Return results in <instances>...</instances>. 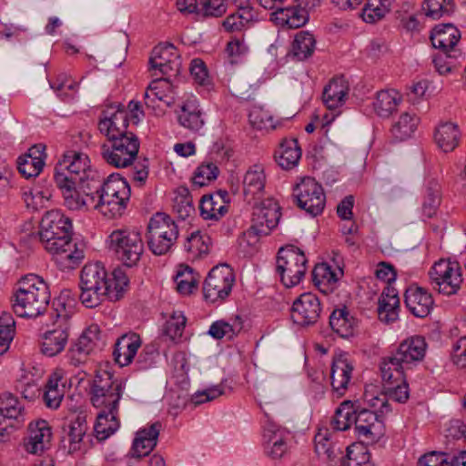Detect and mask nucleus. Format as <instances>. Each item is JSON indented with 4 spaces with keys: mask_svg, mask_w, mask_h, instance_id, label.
<instances>
[{
    "mask_svg": "<svg viewBox=\"0 0 466 466\" xmlns=\"http://www.w3.org/2000/svg\"><path fill=\"white\" fill-rule=\"evenodd\" d=\"M72 221L61 210L45 212L39 224V239L63 270L78 267L85 257L84 250L72 242Z\"/></svg>",
    "mask_w": 466,
    "mask_h": 466,
    "instance_id": "f257e3e1",
    "label": "nucleus"
},
{
    "mask_svg": "<svg viewBox=\"0 0 466 466\" xmlns=\"http://www.w3.org/2000/svg\"><path fill=\"white\" fill-rule=\"evenodd\" d=\"M108 274L101 262L84 266L80 274V301L88 309L99 306L106 299L119 300L129 287V279L122 268Z\"/></svg>",
    "mask_w": 466,
    "mask_h": 466,
    "instance_id": "f03ea898",
    "label": "nucleus"
},
{
    "mask_svg": "<svg viewBox=\"0 0 466 466\" xmlns=\"http://www.w3.org/2000/svg\"><path fill=\"white\" fill-rule=\"evenodd\" d=\"M49 300L47 284L40 277L30 274L20 279L13 309L19 317L36 318L44 313Z\"/></svg>",
    "mask_w": 466,
    "mask_h": 466,
    "instance_id": "7ed1b4c3",
    "label": "nucleus"
},
{
    "mask_svg": "<svg viewBox=\"0 0 466 466\" xmlns=\"http://www.w3.org/2000/svg\"><path fill=\"white\" fill-rule=\"evenodd\" d=\"M426 348L427 343L421 336H414L403 340L390 356L381 360L380 370L382 380H391L393 372L396 373L397 380H402L406 369H410L412 364L422 360Z\"/></svg>",
    "mask_w": 466,
    "mask_h": 466,
    "instance_id": "20e7f679",
    "label": "nucleus"
},
{
    "mask_svg": "<svg viewBox=\"0 0 466 466\" xmlns=\"http://www.w3.org/2000/svg\"><path fill=\"white\" fill-rule=\"evenodd\" d=\"M149 69H157L161 75L166 77L153 80L146 92L145 97L147 99L150 96H155L158 100L164 99V95L159 91L160 87H170L168 77L177 76L180 73L181 59L177 52V48L171 43L159 44L156 46L152 51L148 60Z\"/></svg>",
    "mask_w": 466,
    "mask_h": 466,
    "instance_id": "39448f33",
    "label": "nucleus"
},
{
    "mask_svg": "<svg viewBox=\"0 0 466 466\" xmlns=\"http://www.w3.org/2000/svg\"><path fill=\"white\" fill-rule=\"evenodd\" d=\"M125 385L124 380L115 379L110 371L97 370L91 384L90 400L92 405L99 409H109L110 412H118V404Z\"/></svg>",
    "mask_w": 466,
    "mask_h": 466,
    "instance_id": "423d86ee",
    "label": "nucleus"
},
{
    "mask_svg": "<svg viewBox=\"0 0 466 466\" xmlns=\"http://www.w3.org/2000/svg\"><path fill=\"white\" fill-rule=\"evenodd\" d=\"M178 238V228L169 215L157 212L151 217L147 228V243L156 256L167 254Z\"/></svg>",
    "mask_w": 466,
    "mask_h": 466,
    "instance_id": "0eeeda50",
    "label": "nucleus"
},
{
    "mask_svg": "<svg viewBox=\"0 0 466 466\" xmlns=\"http://www.w3.org/2000/svg\"><path fill=\"white\" fill-rule=\"evenodd\" d=\"M139 139L130 133L123 137L107 138L100 146L102 159L116 168H125L133 165L139 151Z\"/></svg>",
    "mask_w": 466,
    "mask_h": 466,
    "instance_id": "6e6552de",
    "label": "nucleus"
},
{
    "mask_svg": "<svg viewBox=\"0 0 466 466\" xmlns=\"http://www.w3.org/2000/svg\"><path fill=\"white\" fill-rule=\"evenodd\" d=\"M308 259L304 252L294 245H287L279 249L276 272L281 283L292 288L300 283L307 272Z\"/></svg>",
    "mask_w": 466,
    "mask_h": 466,
    "instance_id": "1a4fd4ad",
    "label": "nucleus"
},
{
    "mask_svg": "<svg viewBox=\"0 0 466 466\" xmlns=\"http://www.w3.org/2000/svg\"><path fill=\"white\" fill-rule=\"evenodd\" d=\"M108 248L128 268L136 266L144 251L139 232L127 228L116 229L108 237Z\"/></svg>",
    "mask_w": 466,
    "mask_h": 466,
    "instance_id": "9d476101",
    "label": "nucleus"
},
{
    "mask_svg": "<svg viewBox=\"0 0 466 466\" xmlns=\"http://www.w3.org/2000/svg\"><path fill=\"white\" fill-rule=\"evenodd\" d=\"M93 170L86 154L76 150H68L63 154L54 171V181L56 186L65 187L66 183L76 185L82 176Z\"/></svg>",
    "mask_w": 466,
    "mask_h": 466,
    "instance_id": "9b49d317",
    "label": "nucleus"
},
{
    "mask_svg": "<svg viewBox=\"0 0 466 466\" xmlns=\"http://www.w3.org/2000/svg\"><path fill=\"white\" fill-rule=\"evenodd\" d=\"M235 282L232 268L224 263L213 267L204 283L203 296L206 301L223 302L231 293Z\"/></svg>",
    "mask_w": 466,
    "mask_h": 466,
    "instance_id": "f8f14e48",
    "label": "nucleus"
},
{
    "mask_svg": "<svg viewBox=\"0 0 466 466\" xmlns=\"http://www.w3.org/2000/svg\"><path fill=\"white\" fill-rule=\"evenodd\" d=\"M292 196L298 207L310 216L317 217L323 212L326 197L322 186L315 178H303L295 186Z\"/></svg>",
    "mask_w": 466,
    "mask_h": 466,
    "instance_id": "ddd939ff",
    "label": "nucleus"
},
{
    "mask_svg": "<svg viewBox=\"0 0 466 466\" xmlns=\"http://www.w3.org/2000/svg\"><path fill=\"white\" fill-rule=\"evenodd\" d=\"M106 345L105 336L97 324L87 327L79 338L74 341L66 354V357L75 367L86 360L89 354L96 350H102Z\"/></svg>",
    "mask_w": 466,
    "mask_h": 466,
    "instance_id": "4468645a",
    "label": "nucleus"
},
{
    "mask_svg": "<svg viewBox=\"0 0 466 466\" xmlns=\"http://www.w3.org/2000/svg\"><path fill=\"white\" fill-rule=\"evenodd\" d=\"M429 275L433 288L446 296L457 293L462 283L461 268L455 261L440 260L436 262Z\"/></svg>",
    "mask_w": 466,
    "mask_h": 466,
    "instance_id": "2eb2a0df",
    "label": "nucleus"
},
{
    "mask_svg": "<svg viewBox=\"0 0 466 466\" xmlns=\"http://www.w3.org/2000/svg\"><path fill=\"white\" fill-rule=\"evenodd\" d=\"M322 305L319 297L311 292L299 295L290 308L292 322L300 328L316 325L320 319Z\"/></svg>",
    "mask_w": 466,
    "mask_h": 466,
    "instance_id": "dca6fc26",
    "label": "nucleus"
},
{
    "mask_svg": "<svg viewBox=\"0 0 466 466\" xmlns=\"http://www.w3.org/2000/svg\"><path fill=\"white\" fill-rule=\"evenodd\" d=\"M55 315L53 328L46 330L42 337L41 352L47 357H55L61 353L69 338L68 315L59 313L58 308L55 309Z\"/></svg>",
    "mask_w": 466,
    "mask_h": 466,
    "instance_id": "f3484780",
    "label": "nucleus"
},
{
    "mask_svg": "<svg viewBox=\"0 0 466 466\" xmlns=\"http://www.w3.org/2000/svg\"><path fill=\"white\" fill-rule=\"evenodd\" d=\"M356 412L354 413L355 434L359 439L368 442L378 441L385 434V424L382 415L376 411L360 408L356 401Z\"/></svg>",
    "mask_w": 466,
    "mask_h": 466,
    "instance_id": "a211bd4d",
    "label": "nucleus"
},
{
    "mask_svg": "<svg viewBox=\"0 0 466 466\" xmlns=\"http://www.w3.org/2000/svg\"><path fill=\"white\" fill-rule=\"evenodd\" d=\"M289 432L272 421H268L263 431V447L265 453L272 460L281 459L289 450Z\"/></svg>",
    "mask_w": 466,
    "mask_h": 466,
    "instance_id": "6ab92c4d",
    "label": "nucleus"
},
{
    "mask_svg": "<svg viewBox=\"0 0 466 466\" xmlns=\"http://www.w3.org/2000/svg\"><path fill=\"white\" fill-rule=\"evenodd\" d=\"M404 303L414 317L423 319L431 313L434 300L426 289L412 284L405 290Z\"/></svg>",
    "mask_w": 466,
    "mask_h": 466,
    "instance_id": "aec40b11",
    "label": "nucleus"
},
{
    "mask_svg": "<svg viewBox=\"0 0 466 466\" xmlns=\"http://www.w3.org/2000/svg\"><path fill=\"white\" fill-rule=\"evenodd\" d=\"M353 364L345 352L334 355L330 367V384L334 392L343 396L351 380Z\"/></svg>",
    "mask_w": 466,
    "mask_h": 466,
    "instance_id": "412c9836",
    "label": "nucleus"
},
{
    "mask_svg": "<svg viewBox=\"0 0 466 466\" xmlns=\"http://www.w3.org/2000/svg\"><path fill=\"white\" fill-rule=\"evenodd\" d=\"M461 38L460 30L451 23L440 24L435 25L430 35L431 45L434 48L440 49L448 57Z\"/></svg>",
    "mask_w": 466,
    "mask_h": 466,
    "instance_id": "4be33fe9",
    "label": "nucleus"
},
{
    "mask_svg": "<svg viewBox=\"0 0 466 466\" xmlns=\"http://www.w3.org/2000/svg\"><path fill=\"white\" fill-rule=\"evenodd\" d=\"M52 438V430L45 420H37L28 425L27 441L25 443V450L32 454H41L48 449Z\"/></svg>",
    "mask_w": 466,
    "mask_h": 466,
    "instance_id": "5701e85b",
    "label": "nucleus"
},
{
    "mask_svg": "<svg viewBox=\"0 0 466 466\" xmlns=\"http://www.w3.org/2000/svg\"><path fill=\"white\" fill-rule=\"evenodd\" d=\"M162 424L156 421L149 426L140 429L133 441L131 457L140 459L147 456L157 446Z\"/></svg>",
    "mask_w": 466,
    "mask_h": 466,
    "instance_id": "b1692460",
    "label": "nucleus"
},
{
    "mask_svg": "<svg viewBox=\"0 0 466 466\" xmlns=\"http://www.w3.org/2000/svg\"><path fill=\"white\" fill-rule=\"evenodd\" d=\"M128 126V113L124 109H117L110 116L103 112V117L98 122L99 131L107 138L130 134L131 132L127 130Z\"/></svg>",
    "mask_w": 466,
    "mask_h": 466,
    "instance_id": "393cba45",
    "label": "nucleus"
},
{
    "mask_svg": "<svg viewBox=\"0 0 466 466\" xmlns=\"http://www.w3.org/2000/svg\"><path fill=\"white\" fill-rule=\"evenodd\" d=\"M141 346V339L137 333L124 334L115 343L113 356L115 361L125 367L130 364Z\"/></svg>",
    "mask_w": 466,
    "mask_h": 466,
    "instance_id": "a878e982",
    "label": "nucleus"
},
{
    "mask_svg": "<svg viewBox=\"0 0 466 466\" xmlns=\"http://www.w3.org/2000/svg\"><path fill=\"white\" fill-rule=\"evenodd\" d=\"M94 198L93 208L101 212L104 216L114 218L123 215L127 208V199H122L119 195H113L106 191H102Z\"/></svg>",
    "mask_w": 466,
    "mask_h": 466,
    "instance_id": "bb28decb",
    "label": "nucleus"
},
{
    "mask_svg": "<svg viewBox=\"0 0 466 466\" xmlns=\"http://www.w3.org/2000/svg\"><path fill=\"white\" fill-rule=\"evenodd\" d=\"M316 48V39L309 31H299L295 35L289 56L294 61H306L312 56Z\"/></svg>",
    "mask_w": 466,
    "mask_h": 466,
    "instance_id": "cd10ccee",
    "label": "nucleus"
},
{
    "mask_svg": "<svg viewBox=\"0 0 466 466\" xmlns=\"http://www.w3.org/2000/svg\"><path fill=\"white\" fill-rule=\"evenodd\" d=\"M330 329L341 338L353 336L357 320L350 316L346 306L335 309L329 318Z\"/></svg>",
    "mask_w": 466,
    "mask_h": 466,
    "instance_id": "c85d7f7f",
    "label": "nucleus"
},
{
    "mask_svg": "<svg viewBox=\"0 0 466 466\" xmlns=\"http://www.w3.org/2000/svg\"><path fill=\"white\" fill-rule=\"evenodd\" d=\"M460 138L459 127L451 122L441 124L434 133L436 144L445 153L453 151L458 147Z\"/></svg>",
    "mask_w": 466,
    "mask_h": 466,
    "instance_id": "c756f323",
    "label": "nucleus"
},
{
    "mask_svg": "<svg viewBox=\"0 0 466 466\" xmlns=\"http://www.w3.org/2000/svg\"><path fill=\"white\" fill-rule=\"evenodd\" d=\"M62 379V373L59 371H55L48 377L45 386L43 400L49 409L56 410L64 398L65 385L61 383Z\"/></svg>",
    "mask_w": 466,
    "mask_h": 466,
    "instance_id": "7c9ffc66",
    "label": "nucleus"
},
{
    "mask_svg": "<svg viewBox=\"0 0 466 466\" xmlns=\"http://www.w3.org/2000/svg\"><path fill=\"white\" fill-rule=\"evenodd\" d=\"M301 157V149L296 138L284 139L275 158L281 168L289 170L296 167Z\"/></svg>",
    "mask_w": 466,
    "mask_h": 466,
    "instance_id": "2f4dec72",
    "label": "nucleus"
},
{
    "mask_svg": "<svg viewBox=\"0 0 466 466\" xmlns=\"http://www.w3.org/2000/svg\"><path fill=\"white\" fill-rule=\"evenodd\" d=\"M348 86L342 78H333L324 87L323 103L329 109H336L342 106L348 94Z\"/></svg>",
    "mask_w": 466,
    "mask_h": 466,
    "instance_id": "473e14b6",
    "label": "nucleus"
},
{
    "mask_svg": "<svg viewBox=\"0 0 466 466\" xmlns=\"http://www.w3.org/2000/svg\"><path fill=\"white\" fill-rule=\"evenodd\" d=\"M243 329V320L237 315L230 322L224 319L214 321L208 331V334L213 339H221L224 337L228 340H233Z\"/></svg>",
    "mask_w": 466,
    "mask_h": 466,
    "instance_id": "72a5a7b5",
    "label": "nucleus"
},
{
    "mask_svg": "<svg viewBox=\"0 0 466 466\" xmlns=\"http://www.w3.org/2000/svg\"><path fill=\"white\" fill-rule=\"evenodd\" d=\"M117 412H110L109 409H102L96 415L94 431L99 441H106L119 428Z\"/></svg>",
    "mask_w": 466,
    "mask_h": 466,
    "instance_id": "f704fd0d",
    "label": "nucleus"
},
{
    "mask_svg": "<svg viewBox=\"0 0 466 466\" xmlns=\"http://www.w3.org/2000/svg\"><path fill=\"white\" fill-rule=\"evenodd\" d=\"M265 187V175L260 166L248 169L243 179V194L248 201L255 198Z\"/></svg>",
    "mask_w": 466,
    "mask_h": 466,
    "instance_id": "c9c22d12",
    "label": "nucleus"
},
{
    "mask_svg": "<svg viewBox=\"0 0 466 466\" xmlns=\"http://www.w3.org/2000/svg\"><path fill=\"white\" fill-rule=\"evenodd\" d=\"M309 13L297 8L295 5L287 8H278V11L271 14V20L287 25L289 28L303 26L309 21Z\"/></svg>",
    "mask_w": 466,
    "mask_h": 466,
    "instance_id": "e433bc0d",
    "label": "nucleus"
},
{
    "mask_svg": "<svg viewBox=\"0 0 466 466\" xmlns=\"http://www.w3.org/2000/svg\"><path fill=\"white\" fill-rule=\"evenodd\" d=\"M63 194L65 206L71 210H79L83 208L86 209L93 208L94 198H86L85 195H81L77 185H71L66 183L65 187L56 186Z\"/></svg>",
    "mask_w": 466,
    "mask_h": 466,
    "instance_id": "4c0bfd02",
    "label": "nucleus"
},
{
    "mask_svg": "<svg viewBox=\"0 0 466 466\" xmlns=\"http://www.w3.org/2000/svg\"><path fill=\"white\" fill-rule=\"evenodd\" d=\"M178 122L184 127L193 131H198L202 127L204 120L196 99H188L182 105Z\"/></svg>",
    "mask_w": 466,
    "mask_h": 466,
    "instance_id": "58836bf2",
    "label": "nucleus"
},
{
    "mask_svg": "<svg viewBox=\"0 0 466 466\" xmlns=\"http://www.w3.org/2000/svg\"><path fill=\"white\" fill-rule=\"evenodd\" d=\"M419 122L420 118L416 114L402 113L390 129L393 138L400 142L408 139L417 129Z\"/></svg>",
    "mask_w": 466,
    "mask_h": 466,
    "instance_id": "ea45409f",
    "label": "nucleus"
},
{
    "mask_svg": "<svg viewBox=\"0 0 466 466\" xmlns=\"http://www.w3.org/2000/svg\"><path fill=\"white\" fill-rule=\"evenodd\" d=\"M441 186L435 179L428 181L421 205L422 215L427 218H433L441 205Z\"/></svg>",
    "mask_w": 466,
    "mask_h": 466,
    "instance_id": "a19ab883",
    "label": "nucleus"
},
{
    "mask_svg": "<svg viewBox=\"0 0 466 466\" xmlns=\"http://www.w3.org/2000/svg\"><path fill=\"white\" fill-rule=\"evenodd\" d=\"M105 177L96 169L89 170L86 176H82L79 181L76 182L79 190L86 198H96L103 191Z\"/></svg>",
    "mask_w": 466,
    "mask_h": 466,
    "instance_id": "79ce46f5",
    "label": "nucleus"
},
{
    "mask_svg": "<svg viewBox=\"0 0 466 466\" xmlns=\"http://www.w3.org/2000/svg\"><path fill=\"white\" fill-rule=\"evenodd\" d=\"M400 101V97L396 91L381 90L377 93L373 107L378 116L389 117L396 110Z\"/></svg>",
    "mask_w": 466,
    "mask_h": 466,
    "instance_id": "37998d69",
    "label": "nucleus"
},
{
    "mask_svg": "<svg viewBox=\"0 0 466 466\" xmlns=\"http://www.w3.org/2000/svg\"><path fill=\"white\" fill-rule=\"evenodd\" d=\"M356 402L344 400L336 410L330 420V425L335 431H347L353 424Z\"/></svg>",
    "mask_w": 466,
    "mask_h": 466,
    "instance_id": "c03bdc74",
    "label": "nucleus"
},
{
    "mask_svg": "<svg viewBox=\"0 0 466 466\" xmlns=\"http://www.w3.org/2000/svg\"><path fill=\"white\" fill-rule=\"evenodd\" d=\"M384 382L386 384L383 386V395L399 403H405L408 400L410 397L409 385L405 380L404 372L402 380H397L396 373L393 372L392 380Z\"/></svg>",
    "mask_w": 466,
    "mask_h": 466,
    "instance_id": "a18cd8bd",
    "label": "nucleus"
},
{
    "mask_svg": "<svg viewBox=\"0 0 466 466\" xmlns=\"http://www.w3.org/2000/svg\"><path fill=\"white\" fill-rule=\"evenodd\" d=\"M199 209L201 217L204 219L219 220L224 217L228 211V206L225 204H218L215 199L214 195H204L199 203Z\"/></svg>",
    "mask_w": 466,
    "mask_h": 466,
    "instance_id": "49530a36",
    "label": "nucleus"
},
{
    "mask_svg": "<svg viewBox=\"0 0 466 466\" xmlns=\"http://www.w3.org/2000/svg\"><path fill=\"white\" fill-rule=\"evenodd\" d=\"M103 191L119 195L122 199H130L131 188L128 182L119 173H112L104 179Z\"/></svg>",
    "mask_w": 466,
    "mask_h": 466,
    "instance_id": "de8ad7c7",
    "label": "nucleus"
},
{
    "mask_svg": "<svg viewBox=\"0 0 466 466\" xmlns=\"http://www.w3.org/2000/svg\"><path fill=\"white\" fill-rule=\"evenodd\" d=\"M342 466L348 464L351 466V462L355 466H363L370 462V454L368 448L361 442L352 443L346 448L345 457H341Z\"/></svg>",
    "mask_w": 466,
    "mask_h": 466,
    "instance_id": "09e8293b",
    "label": "nucleus"
},
{
    "mask_svg": "<svg viewBox=\"0 0 466 466\" xmlns=\"http://www.w3.org/2000/svg\"><path fill=\"white\" fill-rule=\"evenodd\" d=\"M425 15L434 20L450 15L455 10L453 0H425L422 6Z\"/></svg>",
    "mask_w": 466,
    "mask_h": 466,
    "instance_id": "8fccbe9b",
    "label": "nucleus"
},
{
    "mask_svg": "<svg viewBox=\"0 0 466 466\" xmlns=\"http://www.w3.org/2000/svg\"><path fill=\"white\" fill-rule=\"evenodd\" d=\"M173 208L182 220H185L195 212L192 197L187 187H178L177 195L174 198Z\"/></svg>",
    "mask_w": 466,
    "mask_h": 466,
    "instance_id": "3c124183",
    "label": "nucleus"
},
{
    "mask_svg": "<svg viewBox=\"0 0 466 466\" xmlns=\"http://www.w3.org/2000/svg\"><path fill=\"white\" fill-rule=\"evenodd\" d=\"M219 174L218 166L212 162L203 163L197 167L192 177L194 187H202L215 180Z\"/></svg>",
    "mask_w": 466,
    "mask_h": 466,
    "instance_id": "603ef678",
    "label": "nucleus"
},
{
    "mask_svg": "<svg viewBox=\"0 0 466 466\" xmlns=\"http://www.w3.org/2000/svg\"><path fill=\"white\" fill-rule=\"evenodd\" d=\"M45 165L44 159L30 157V156H20L17 158V169L25 178L36 177L40 174Z\"/></svg>",
    "mask_w": 466,
    "mask_h": 466,
    "instance_id": "864d4df0",
    "label": "nucleus"
},
{
    "mask_svg": "<svg viewBox=\"0 0 466 466\" xmlns=\"http://www.w3.org/2000/svg\"><path fill=\"white\" fill-rule=\"evenodd\" d=\"M184 268L179 269L175 276V282L177 283V289L180 294L189 295L193 289H197V280L193 275V268L188 266H180Z\"/></svg>",
    "mask_w": 466,
    "mask_h": 466,
    "instance_id": "5fc2aeb1",
    "label": "nucleus"
},
{
    "mask_svg": "<svg viewBox=\"0 0 466 466\" xmlns=\"http://www.w3.org/2000/svg\"><path fill=\"white\" fill-rule=\"evenodd\" d=\"M67 436L70 443V450H76V444H79L87 430L86 418L84 416L77 415V417L70 421L67 426Z\"/></svg>",
    "mask_w": 466,
    "mask_h": 466,
    "instance_id": "6e6d98bb",
    "label": "nucleus"
},
{
    "mask_svg": "<svg viewBox=\"0 0 466 466\" xmlns=\"http://www.w3.org/2000/svg\"><path fill=\"white\" fill-rule=\"evenodd\" d=\"M187 319L184 315L174 313L172 317L167 320L163 328V334L168 337L172 341L177 342L184 332Z\"/></svg>",
    "mask_w": 466,
    "mask_h": 466,
    "instance_id": "4d7b16f0",
    "label": "nucleus"
},
{
    "mask_svg": "<svg viewBox=\"0 0 466 466\" xmlns=\"http://www.w3.org/2000/svg\"><path fill=\"white\" fill-rule=\"evenodd\" d=\"M268 220L269 219L263 214V208H258L255 206L252 212V224L248 233L258 237L268 235L274 228L269 227Z\"/></svg>",
    "mask_w": 466,
    "mask_h": 466,
    "instance_id": "13d9d810",
    "label": "nucleus"
},
{
    "mask_svg": "<svg viewBox=\"0 0 466 466\" xmlns=\"http://www.w3.org/2000/svg\"><path fill=\"white\" fill-rule=\"evenodd\" d=\"M389 11L377 0H367L361 17L364 22L373 24L381 20Z\"/></svg>",
    "mask_w": 466,
    "mask_h": 466,
    "instance_id": "bf43d9fd",
    "label": "nucleus"
},
{
    "mask_svg": "<svg viewBox=\"0 0 466 466\" xmlns=\"http://www.w3.org/2000/svg\"><path fill=\"white\" fill-rule=\"evenodd\" d=\"M312 279L315 285L325 283H336L339 276L336 271L326 262L317 264L312 270Z\"/></svg>",
    "mask_w": 466,
    "mask_h": 466,
    "instance_id": "052dcab7",
    "label": "nucleus"
},
{
    "mask_svg": "<svg viewBox=\"0 0 466 466\" xmlns=\"http://www.w3.org/2000/svg\"><path fill=\"white\" fill-rule=\"evenodd\" d=\"M228 0H200L199 15L203 17H220L227 12Z\"/></svg>",
    "mask_w": 466,
    "mask_h": 466,
    "instance_id": "680f3d73",
    "label": "nucleus"
},
{
    "mask_svg": "<svg viewBox=\"0 0 466 466\" xmlns=\"http://www.w3.org/2000/svg\"><path fill=\"white\" fill-rule=\"evenodd\" d=\"M258 208H263V214L269 219V227L276 228L281 217L280 207L274 198H267L255 205Z\"/></svg>",
    "mask_w": 466,
    "mask_h": 466,
    "instance_id": "e2e57ef3",
    "label": "nucleus"
},
{
    "mask_svg": "<svg viewBox=\"0 0 466 466\" xmlns=\"http://www.w3.org/2000/svg\"><path fill=\"white\" fill-rule=\"evenodd\" d=\"M190 74L197 84L208 86L211 84L205 62L200 58H194L190 63Z\"/></svg>",
    "mask_w": 466,
    "mask_h": 466,
    "instance_id": "0e129e2a",
    "label": "nucleus"
},
{
    "mask_svg": "<svg viewBox=\"0 0 466 466\" xmlns=\"http://www.w3.org/2000/svg\"><path fill=\"white\" fill-rule=\"evenodd\" d=\"M451 456L446 452L431 451L419 459L418 466H450Z\"/></svg>",
    "mask_w": 466,
    "mask_h": 466,
    "instance_id": "69168bd1",
    "label": "nucleus"
},
{
    "mask_svg": "<svg viewBox=\"0 0 466 466\" xmlns=\"http://www.w3.org/2000/svg\"><path fill=\"white\" fill-rule=\"evenodd\" d=\"M80 293L77 294L76 291H73L70 289H64L60 291L59 296L55 299L54 305L57 307H61L62 309L58 312L61 314H68L69 311L66 310V308L73 309L76 303V299H80Z\"/></svg>",
    "mask_w": 466,
    "mask_h": 466,
    "instance_id": "338daca9",
    "label": "nucleus"
},
{
    "mask_svg": "<svg viewBox=\"0 0 466 466\" xmlns=\"http://www.w3.org/2000/svg\"><path fill=\"white\" fill-rule=\"evenodd\" d=\"M399 307L393 306L392 302L379 299L378 315L380 320L385 323L395 321L399 316Z\"/></svg>",
    "mask_w": 466,
    "mask_h": 466,
    "instance_id": "774afa93",
    "label": "nucleus"
}]
</instances>
